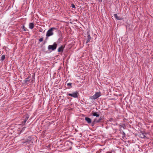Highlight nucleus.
Here are the masks:
<instances>
[{"instance_id":"obj_1","label":"nucleus","mask_w":153,"mask_h":153,"mask_svg":"<svg viewBox=\"0 0 153 153\" xmlns=\"http://www.w3.org/2000/svg\"><path fill=\"white\" fill-rule=\"evenodd\" d=\"M56 28L54 27H51L47 31L46 34V36L48 37L53 35V31L54 30H55Z\"/></svg>"},{"instance_id":"obj_2","label":"nucleus","mask_w":153,"mask_h":153,"mask_svg":"<svg viewBox=\"0 0 153 153\" xmlns=\"http://www.w3.org/2000/svg\"><path fill=\"white\" fill-rule=\"evenodd\" d=\"M78 92L77 91H75L72 93H68L67 95V96H69L74 98H76L78 97Z\"/></svg>"},{"instance_id":"obj_3","label":"nucleus","mask_w":153,"mask_h":153,"mask_svg":"<svg viewBox=\"0 0 153 153\" xmlns=\"http://www.w3.org/2000/svg\"><path fill=\"white\" fill-rule=\"evenodd\" d=\"M101 96V93L100 92L96 93L94 95L90 97L91 100H95L99 97Z\"/></svg>"},{"instance_id":"obj_4","label":"nucleus","mask_w":153,"mask_h":153,"mask_svg":"<svg viewBox=\"0 0 153 153\" xmlns=\"http://www.w3.org/2000/svg\"><path fill=\"white\" fill-rule=\"evenodd\" d=\"M56 43H54L53 45H49L48 47V50L51 49L53 51L56 48Z\"/></svg>"},{"instance_id":"obj_5","label":"nucleus","mask_w":153,"mask_h":153,"mask_svg":"<svg viewBox=\"0 0 153 153\" xmlns=\"http://www.w3.org/2000/svg\"><path fill=\"white\" fill-rule=\"evenodd\" d=\"M139 137L142 138H144L146 137V134L143 132H140L139 134Z\"/></svg>"},{"instance_id":"obj_6","label":"nucleus","mask_w":153,"mask_h":153,"mask_svg":"<svg viewBox=\"0 0 153 153\" xmlns=\"http://www.w3.org/2000/svg\"><path fill=\"white\" fill-rule=\"evenodd\" d=\"M92 114L93 116L96 117H98L99 116V114L97 112L93 111L92 112Z\"/></svg>"},{"instance_id":"obj_7","label":"nucleus","mask_w":153,"mask_h":153,"mask_svg":"<svg viewBox=\"0 0 153 153\" xmlns=\"http://www.w3.org/2000/svg\"><path fill=\"white\" fill-rule=\"evenodd\" d=\"M85 120L88 123H91V120L90 118L86 117L85 118Z\"/></svg>"},{"instance_id":"obj_8","label":"nucleus","mask_w":153,"mask_h":153,"mask_svg":"<svg viewBox=\"0 0 153 153\" xmlns=\"http://www.w3.org/2000/svg\"><path fill=\"white\" fill-rule=\"evenodd\" d=\"M114 17L116 18V19L118 20H121L122 19V18L121 17H120L117 16V14H114Z\"/></svg>"},{"instance_id":"obj_9","label":"nucleus","mask_w":153,"mask_h":153,"mask_svg":"<svg viewBox=\"0 0 153 153\" xmlns=\"http://www.w3.org/2000/svg\"><path fill=\"white\" fill-rule=\"evenodd\" d=\"M34 25L32 23H30L29 25V27L30 28L32 29L33 28Z\"/></svg>"},{"instance_id":"obj_10","label":"nucleus","mask_w":153,"mask_h":153,"mask_svg":"<svg viewBox=\"0 0 153 153\" xmlns=\"http://www.w3.org/2000/svg\"><path fill=\"white\" fill-rule=\"evenodd\" d=\"M88 39L87 40L86 43H88L90 41L91 39V37L89 34H88L87 36Z\"/></svg>"},{"instance_id":"obj_11","label":"nucleus","mask_w":153,"mask_h":153,"mask_svg":"<svg viewBox=\"0 0 153 153\" xmlns=\"http://www.w3.org/2000/svg\"><path fill=\"white\" fill-rule=\"evenodd\" d=\"M63 51V48L62 46H61L58 49V51L59 52H62Z\"/></svg>"},{"instance_id":"obj_12","label":"nucleus","mask_w":153,"mask_h":153,"mask_svg":"<svg viewBox=\"0 0 153 153\" xmlns=\"http://www.w3.org/2000/svg\"><path fill=\"white\" fill-rule=\"evenodd\" d=\"M29 118V117L28 116H26L25 117V118L24 121V122H23V123H25L27 121V120H28V119Z\"/></svg>"},{"instance_id":"obj_13","label":"nucleus","mask_w":153,"mask_h":153,"mask_svg":"<svg viewBox=\"0 0 153 153\" xmlns=\"http://www.w3.org/2000/svg\"><path fill=\"white\" fill-rule=\"evenodd\" d=\"M5 58V56L4 55H2L1 57V60L3 61L4 60Z\"/></svg>"},{"instance_id":"obj_14","label":"nucleus","mask_w":153,"mask_h":153,"mask_svg":"<svg viewBox=\"0 0 153 153\" xmlns=\"http://www.w3.org/2000/svg\"><path fill=\"white\" fill-rule=\"evenodd\" d=\"M100 119L99 120H97L96 119H95L94 120V122H96V123H98V122H99L100 121Z\"/></svg>"},{"instance_id":"obj_15","label":"nucleus","mask_w":153,"mask_h":153,"mask_svg":"<svg viewBox=\"0 0 153 153\" xmlns=\"http://www.w3.org/2000/svg\"><path fill=\"white\" fill-rule=\"evenodd\" d=\"M72 85V83H68L67 84L68 86H71Z\"/></svg>"},{"instance_id":"obj_16","label":"nucleus","mask_w":153,"mask_h":153,"mask_svg":"<svg viewBox=\"0 0 153 153\" xmlns=\"http://www.w3.org/2000/svg\"><path fill=\"white\" fill-rule=\"evenodd\" d=\"M71 7L73 8H75V5L74 4H72L71 5Z\"/></svg>"},{"instance_id":"obj_17","label":"nucleus","mask_w":153,"mask_h":153,"mask_svg":"<svg viewBox=\"0 0 153 153\" xmlns=\"http://www.w3.org/2000/svg\"><path fill=\"white\" fill-rule=\"evenodd\" d=\"M43 40V38H41L39 39V41L40 42H42Z\"/></svg>"},{"instance_id":"obj_18","label":"nucleus","mask_w":153,"mask_h":153,"mask_svg":"<svg viewBox=\"0 0 153 153\" xmlns=\"http://www.w3.org/2000/svg\"><path fill=\"white\" fill-rule=\"evenodd\" d=\"M96 1H98V2H102V0H96Z\"/></svg>"},{"instance_id":"obj_19","label":"nucleus","mask_w":153,"mask_h":153,"mask_svg":"<svg viewBox=\"0 0 153 153\" xmlns=\"http://www.w3.org/2000/svg\"><path fill=\"white\" fill-rule=\"evenodd\" d=\"M39 32H42V29H41V30H39Z\"/></svg>"},{"instance_id":"obj_20","label":"nucleus","mask_w":153,"mask_h":153,"mask_svg":"<svg viewBox=\"0 0 153 153\" xmlns=\"http://www.w3.org/2000/svg\"><path fill=\"white\" fill-rule=\"evenodd\" d=\"M23 28H24L25 27H24V26H23ZM24 29V31H26V30L25 29Z\"/></svg>"},{"instance_id":"obj_21","label":"nucleus","mask_w":153,"mask_h":153,"mask_svg":"<svg viewBox=\"0 0 153 153\" xmlns=\"http://www.w3.org/2000/svg\"><path fill=\"white\" fill-rule=\"evenodd\" d=\"M25 143V142H22V143Z\"/></svg>"}]
</instances>
